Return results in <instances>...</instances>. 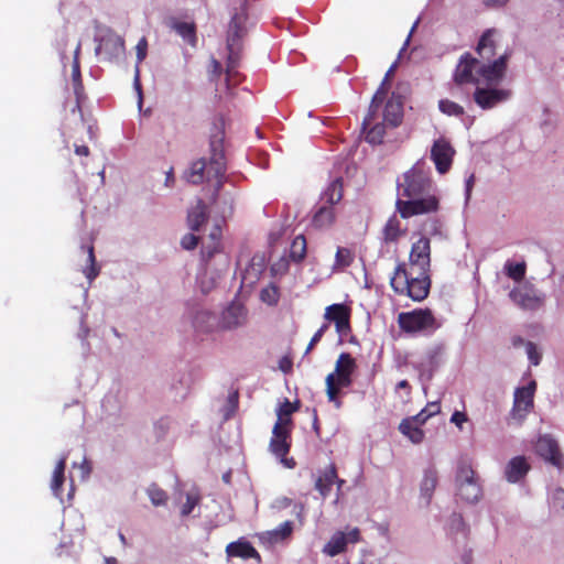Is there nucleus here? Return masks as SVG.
I'll return each instance as SVG.
<instances>
[{
	"label": "nucleus",
	"instance_id": "1",
	"mask_svg": "<svg viewBox=\"0 0 564 564\" xmlns=\"http://www.w3.org/2000/svg\"><path fill=\"white\" fill-rule=\"evenodd\" d=\"M505 56L491 65H481L476 62L457 64L453 79L457 85L473 84L475 91L473 99L482 110H490L511 98V90L499 87L505 79Z\"/></svg>",
	"mask_w": 564,
	"mask_h": 564
},
{
	"label": "nucleus",
	"instance_id": "2",
	"mask_svg": "<svg viewBox=\"0 0 564 564\" xmlns=\"http://www.w3.org/2000/svg\"><path fill=\"white\" fill-rule=\"evenodd\" d=\"M430 174L427 162L421 159L398 178L395 206L402 218L435 213L438 209V197Z\"/></svg>",
	"mask_w": 564,
	"mask_h": 564
},
{
	"label": "nucleus",
	"instance_id": "3",
	"mask_svg": "<svg viewBox=\"0 0 564 564\" xmlns=\"http://www.w3.org/2000/svg\"><path fill=\"white\" fill-rule=\"evenodd\" d=\"M296 411V406L288 399L276 409L278 420L272 430V437L270 441L271 453L280 459L286 468H293L295 462L293 458H288L286 455L290 451V434H291V415Z\"/></svg>",
	"mask_w": 564,
	"mask_h": 564
},
{
	"label": "nucleus",
	"instance_id": "4",
	"mask_svg": "<svg viewBox=\"0 0 564 564\" xmlns=\"http://www.w3.org/2000/svg\"><path fill=\"white\" fill-rule=\"evenodd\" d=\"M212 158L209 162L204 159L195 161L188 172L186 178L192 184H200L205 181L218 180L226 171V162L223 152V140L215 135L210 141Z\"/></svg>",
	"mask_w": 564,
	"mask_h": 564
},
{
	"label": "nucleus",
	"instance_id": "5",
	"mask_svg": "<svg viewBox=\"0 0 564 564\" xmlns=\"http://www.w3.org/2000/svg\"><path fill=\"white\" fill-rule=\"evenodd\" d=\"M500 33L495 29L487 30L481 37L476 47V53L478 57H474L470 54L462 55L457 64H462L463 62H476L481 65H491L496 63L500 57L505 56V73L507 72L508 61L510 58L509 50L505 48L500 50Z\"/></svg>",
	"mask_w": 564,
	"mask_h": 564
},
{
	"label": "nucleus",
	"instance_id": "6",
	"mask_svg": "<svg viewBox=\"0 0 564 564\" xmlns=\"http://www.w3.org/2000/svg\"><path fill=\"white\" fill-rule=\"evenodd\" d=\"M390 284L395 292H406L414 301L424 300L430 290L429 274H420L415 271L408 272L404 263L398 264Z\"/></svg>",
	"mask_w": 564,
	"mask_h": 564
},
{
	"label": "nucleus",
	"instance_id": "7",
	"mask_svg": "<svg viewBox=\"0 0 564 564\" xmlns=\"http://www.w3.org/2000/svg\"><path fill=\"white\" fill-rule=\"evenodd\" d=\"M343 198V184L341 178L336 177L322 193L321 206L316 208L313 214L312 225L317 229L329 228L336 219L334 205L339 203Z\"/></svg>",
	"mask_w": 564,
	"mask_h": 564
},
{
	"label": "nucleus",
	"instance_id": "8",
	"mask_svg": "<svg viewBox=\"0 0 564 564\" xmlns=\"http://www.w3.org/2000/svg\"><path fill=\"white\" fill-rule=\"evenodd\" d=\"M355 368V359L349 354L343 352L336 361L335 371L326 377V393L328 400L334 402L337 408L340 406L337 394L341 388H347L351 384V373Z\"/></svg>",
	"mask_w": 564,
	"mask_h": 564
},
{
	"label": "nucleus",
	"instance_id": "9",
	"mask_svg": "<svg viewBox=\"0 0 564 564\" xmlns=\"http://www.w3.org/2000/svg\"><path fill=\"white\" fill-rule=\"evenodd\" d=\"M212 256L208 253V258H206V251L203 252L204 268L197 276L198 286L205 294L217 285L229 268V258L225 252H217L215 258Z\"/></svg>",
	"mask_w": 564,
	"mask_h": 564
},
{
	"label": "nucleus",
	"instance_id": "10",
	"mask_svg": "<svg viewBox=\"0 0 564 564\" xmlns=\"http://www.w3.org/2000/svg\"><path fill=\"white\" fill-rule=\"evenodd\" d=\"M248 0H235L232 3L234 14L231 17L227 47L229 51L227 74L230 75L231 69L236 66L237 53L239 51V41L243 33V22L246 20V6Z\"/></svg>",
	"mask_w": 564,
	"mask_h": 564
},
{
	"label": "nucleus",
	"instance_id": "11",
	"mask_svg": "<svg viewBox=\"0 0 564 564\" xmlns=\"http://www.w3.org/2000/svg\"><path fill=\"white\" fill-rule=\"evenodd\" d=\"M184 321L189 325L195 338L204 339L219 329L217 316L208 308L194 304L186 308Z\"/></svg>",
	"mask_w": 564,
	"mask_h": 564
},
{
	"label": "nucleus",
	"instance_id": "12",
	"mask_svg": "<svg viewBox=\"0 0 564 564\" xmlns=\"http://www.w3.org/2000/svg\"><path fill=\"white\" fill-rule=\"evenodd\" d=\"M456 494L467 503H477L482 497V489L474 469L467 465H459L456 474Z\"/></svg>",
	"mask_w": 564,
	"mask_h": 564
},
{
	"label": "nucleus",
	"instance_id": "13",
	"mask_svg": "<svg viewBox=\"0 0 564 564\" xmlns=\"http://www.w3.org/2000/svg\"><path fill=\"white\" fill-rule=\"evenodd\" d=\"M398 323L402 330L411 334L434 330L438 327L434 316L429 310H414L412 312L400 313Z\"/></svg>",
	"mask_w": 564,
	"mask_h": 564
},
{
	"label": "nucleus",
	"instance_id": "14",
	"mask_svg": "<svg viewBox=\"0 0 564 564\" xmlns=\"http://www.w3.org/2000/svg\"><path fill=\"white\" fill-rule=\"evenodd\" d=\"M536 389L535 381H530L527 386L517 388L513 395V406L510 417L518 425H521L527 414L533 408V398Z\"/></svg>",
	"mask_w": 564,
	"mask_h": 564
},
{
	"label": "nucleus",
	"instance_id": "15",
	"mask_svg": "<svg viewBox=\"0 0 564 564\" xmlns=\"http://www.w3.org/2000/svg\"><path fill=\"white\" fill-rule=\"evenodd\" d=\"M509 296L516 305L525 311L539 310L545 297L541 291L528 283L514 288Z\"/></svg>",
	"mask_w": 564,
	"mask_h": 564
},
{
	"label": "nucleus",
	"instance_id": "16",
	"mask_svg": "<svg viewBox=\"0 0 564 564\" xmlns=\"http://www.w3.org/2000/svg\"><path fill=\"white\" fill-rule=\"evenodd\" d=\"M431 265V243L426 237H421L415 241L410 251V271L420 274L429 273Z\"/></svg>",
	"mask_w": 564,
	"mask_h": 564
},
{
	"label": "nucleus",
	"instance_id": "17",
	"mask_svg": "<svg viewBox=\"0 0 564 564\" xmlns=\"http://www.w3.org/2000/svg\"><path fill=\"white\" fill-rule=\"evenodd\" d=\"M359 540L360 531L358 528H352L347 532L336 531L324 545L322 552L329 557H334L346 552L348 544H356Z\"/></svg>",
	"mask_w": 564,
	"mask_h": 564
},
{
	"label": "nucleus",
	"instance_id": "18",
	"mask_svg": "<svg viewBox=\"0 0 564 564\" xmlns=\"http://www.w3.org/2000/svg\"><path fill=\"white\" fill-rule=\"evenodd\" d=\"M248 311L243 304L231 302L220 315L218 326L220 330H235L247 324Z\"/></svg>",
	"mask_w": 564,
	"mask_h": 564
},
{
	"label": "nucleus",
	"instance_id": "19",
	"mask_svg": "<svg viewBox=\"0 0 564 564\" xmlns=\"http://www.w3.org/2000/svg\"><path fill=\"white\" fill-rule=\"evenodd\" d=\"M455 150L448 141L441 138L434 141L431 149V159L440 174H445L452 165Z\"/></svg>",
	"mask_w": 564,
	"mask_h": 564
},
{
	"label": "nucleus",
	"instance_id": "20",
	"mask_svg": "<svg viewBox=\"0 0 564 564\" xmlns=\"http://www.w3.org/2000/svg\"><path fill=\"white\" fill-rule=\"evenodd\" d=\"M536 454L557 468L564 466V458L555 440L550 435L540 436L535 444Z\"/></svg>",
	"mask_w": 564,
	"mask_h": 564
},
{
	"label": "nucleus",
	"instance_id": "21",
	"mask_svg": "<svg viewBox=\"0 0 564 564\" xmlns=\"http://www.w3.org/2000/svg\"><path fill=\"white\" fill-rule=\"evenodd\" d=\"M395 67H397V63H393L390 66V68L386 73V76H384L380 87L377 89L376 94L372 97L371 104L369 106V111L362 121V127L365 130L367 129V127H369L372 123L375 115L377 113L380 105L383 102V100L387 96V93H388L387 85H388L389 78L393 75V73L395 70Z\"/></svg>",
	"mask_w": 564,
	"mask_h": 564
},
{
	"label": "nucleus",
	"instance_id": "22",
	"mask_svg": "<svg viewBox=\"0 0 564 564\" xmlns=\"http://www.w3.org/2000/svg\"><path fill=\"white\" fill-rule=\"evenodd\" d=\"M530 470V464L524 456L512 457L505 467V478L510 484L520 482Z\"/></svg>",
	"mask_w": 564,
	"mask_h": 564
},
{
	"label": "nucleus",
	"instance_id": "23",
	"mask_svg": "<svg viewBox=\"0 0 564 564\" xmlns=\"http://www.w3.org/2000/svg\"><path fill=\"white\" fill-rule=\"evenodd\" d=\"M337 480V471L335 465L330 464L323 471L315 481V489L321 494L323 498H326L332 489V486Z\"/></svg>",
	"mask_w": 564,
	"mask_h": 564
},
{
	"label": "nucleus",
	"instance_id": "24",
	"mask_svg": "<svg viewBox=\"0 0 564 564\" xmlns=\"http://www.w3.org/2000/svg\"><path fill=\"white\" fill-rule=\"evenodd\" d=\"M437 485V470L435 467H429L424 470L423 478L420 485L421 498L425 505L431 502L433 492Z\"/></svg>",
	"mask_w": 564,
	"mask_h": 564
},
{
	"label": "nucleus",
	"instance_id": "25",
	"mask_svg": "<svg viewBox=\"0 0 564 564\" xmlns=\"http://www.w3.org/2000/svg\"><path fill=\"white\" fill-rule=\"evenodd\" d=\"M226 552L228 556L232 557L260 560V555L257 550L247 541L240 540L229 543L226 547Z\"/></svg>",
	"mask_w": 564,
	"mask_h": 564
},
{
	"label": "nucleus",
	"instance_id": "26",
	"mask_svg": "<svg viewBox=\"0 0 564 564\" xmlns=\"http://www.w3.org/2000/svg\"><path fill=\"white\" fill-rule=\"evenodd\" d=\"M293 531V524L291 521L281 523L276 529L267 531L260 535V539L269 544H275L286 540Z\"/></svg>",
	"mask_w": 564,
	"mask_h": 564
},
{
	"label": "nucleus",
	"instance_id": "27",
	"mask_svg": "<svg viewBox=\"0 0 564 564\" xmlns=\"http://www.w3.org/2000/svg\"><path fill=\"white\" fill-rule=\"evenodd\" d=\"M402 118V102L399 97H392L388 100L383 111V119L392 127H397Z\"/></svg>",
	"mask_w": 564,
	"mask_h": 564
},
{
	"label": "nucleus",
	"instance_id": "28",
	"mask_svg": "<svg viewBox=\"0 0 564 564\" xmlns=\"http://www.w3.org/2000/svg\"><path fill=\"white\" fill-rule=\"evenodd\" d=\"M67 456L63 455L57 462L51 480V490L56 498L62 497V485L65 479V466Z\"/></svg>",
	"mask_w": 564,
	"mask_h": 564
},
{
	"label": "nucleus",
	"instance_id": "29",
	"mask_svg": "<svg viewBox=\"0 0 564 564\" xmlns=\"http://www.w3.org/2000/svg\"><path fill=\"white\" fill-rule=\"evenodd\" d=\"M399 431L408 437L413 444H420L424 440V432L416 423L411 420L403 419L399 424Z\"/></svg>",
	"mask_w": 564,
	"mask_h": 564
},
{
	"label": "nucleus",
	"instance_id": "30",
	"mask_svg": "<svg viewBox=\"0 0 564 564\" xmlns=\"http://www.w3.org/2000/svg\"><path fill=\"white\" fill-rule=\"evenodd\" d=\"M206 206L202 200H198L197 204L192 207L188 212L187 221L192 231H198L200 226L206 221Z\"/></svg>",
	"mask_w": 564,
	"mask_h": 564
},
{
	"label": "nucleus",
	"instance_id": "31",
	"mask_svg": "<svg viewBox=\"0 0 564 564\" xmlns=\"http://www.w3.org/2000/svg\"><path fill=\"white\" fill-rule=\"evenodd\" d=\"M403 234H404V230L401 228L400 220L395 216L390 217L383 228L384 240L386 241H395Z\"/></svg>",
	"mask_w": 564,
	"mask_h": 564
},
{
	"label": "nucleus",
	"instance_id": "32",
	"mask_svg": "<svg viewBox=\"0 0 564 564\" xmlns=\"http://www.w3.org/2000/svg\"><path fill=\"white\" fill-rule=\"evenodd\" d=\"M83 250L87 251V265L83 269V273L91 282L99 274V268L96 265V258L94 253V247H83Z\"/></svg>",
	"mask_w": 564,
	"mask_h": 564
},
{
	"label": "nucleus",
	"instance_id": "33",
	"mask_svg": "<svg viewBox=\"0 0 564 564\" xmlns=\"http://www.w3.org/2000/svg\"><path fill=\"white\" fill-rule=\"evenodd\" d=\"M305 254H306V240H305L304 236L299 235L293 239V241L291 243L290 257L294 261H301L305 257Z\"/></svg>",
	"mask_w": 564,
	"mask_h": 564
},
{
	"label": "nucleus",
	"instance_id": "34",
	"mask_svg": "<svg viewBox=\"0 0 564 564\" xmlns=\"http://www.w3.org/2000/svg\"><path fill=\"white\" fill-rule=\"evenodd\" d=\"M503 269H505L506 274L510 279L514 280L516 282H519L524 278V274H525V263L524 262L514 263V262L508 260L505 263Z\"/></svg>",
	"mask_w": 564,
	"mask_h": 564
},
{
	"label": "nucleus",
	"instance_id": "35",
	"mask_svg": "<svg viewBox=\"0 0 564 564\" xmlns=\"http://www.w3.org/2000/svg\"><path fill=\"white\" fill-rule=\"evenodd\" d=\"M173 29L183 37L184 41L194 45L196 42L194 25L187 22H175Z\"/></svg>",
	"mask_w": 564,
	"mask_h": 564
},
{
	"label": "nucleus",
	"instance_id": "36",
	"mask_svg": "<svg viewBox=\"0 0 564 564\" xmlns=\"http://www.w3.org/2000/svg\"><path fill=\"white\" fill-rule=\"evenodd\" d=\"M349 314L348 308L343 304H333L326 307L324 317L327 321L337 324V321H341Z\"/></svg>",
	"mask_w": 564,
	"mask_h": 564
},
{
	"label": "nucleus",
	"instance_id": "37",
	"mask_svg": "<svg viewBox=\"0 0 564 564\" xmlns=\"http://www.w3.org/2000/svg\"><path fill=\"white\" fill-rule=\"evenodd\" d=\"M219 237H220V228L219 227H215L214 230L209 234V237H208L209 240H210V243H206V242L203 243L202 253L204 251H206V258H208V253H212L213 254L212 258H215L217 252H221L218 249Z\"/></svg>",
	"mask_w": 564,
	"mask_h": 564
},
{
	"label": "nucleus",
	"instance_id": "38",
	"mask_svg": "<svg viewBox=\"0 0 564 564\" xmlns=\"http://www.w3.org/2000/svg\"><path fill=\"white\" fill-rule=\"evenodd\" d=\"M438 109L447 116L458 117L464 113V108L460 105L448 99L440 100Z\"/></svg>",
	"mask_w": 564,
	"mask_h": 564
},
{
	"label": "nucleus",
	"instance_id": "39",
	"mask_svg": "<svg viewBox=\"0 0 564 564\" xmlns=\"http://www.w3.org/2000/svg\"><path fill=\"white\" fill-rule=\"evenodd\" d=\"M147 494L154 506H164L167 500V496L164 490L159 488L156 485H151L147 489Z\"/></svg>",
	"mask_w": 564,
	"mask_h": 564
},
{
	"label": "nucleus",
	"instance_id": "40",
	"mask_svg": "<svg viewBox=\"0 0 564 564\" xmlns=\"http://www.w3.org/2000/svg\"><path fill=\"white\" fill-rule=\"evenodd\" d=\"M200 497L196 491H189L186 494V501L181 508V514L183 517L189 516L194 508L199 503Z\"/></svg>",
	"mask_w": 564,
	"mask_h": 564
},
{
	"label": "nucleus",
	"instance_id": "41",
	"mask_svg": "<svg viewBox=\"0 0 564 564\" xmlns=\"http://www.w3.org/2000/svg\"><path fill=\"white\" fill-rule=\"evenodd\" d=\"M384 135V126L377 123L371 127L366 133V140L371 144L381 143Z\"/></svg>",
	"mask_w": 564,
	"mask_h": 564
},
{
	"label": "nucleus",
	"instance_id": "42",
	"mask_svg": "<svg viewBox=\"0 0 564 564\" xmlns=\"http://www.w3.org/2000/svg\"><path fill=\"white\" fill-rule=\"evenodd\" d=\"M109 44L113 46V50L117 54H120L123 51V41L119 36H113L107 40H102L101 43L97 46L96 53L99 54Z\"/></svg>",
	"mask_w": 564,
	"mask_h": 564
},
{
	"label": "nucleus",
	"instance_id": "43",
	"mask_svg": "<svg viewBox=\"0 0 564 564\" xmlns=\"http://www.w3.org/2000/svg\"><path fill=\"white\" fill-rule=\"evenodd\" d=\"M260 297L262 302L274 305L278 303L279 300V292L278 289L274 285H269L264 289H262Z\"/></svg>",
	"mask_w": 564,
	"mask_h": 564
},
{
	"label": "nucleus",
	"instance_id": "44",
	"mask_svg": "<svg viewBox=\"0 0 564 564\" xmlns=\"http://www.w3.org/2000/svg\"><path fill=\"white\" fill-rule=\"evenodd\" d=\"M352 261V254L350 250L346 248H338L335 258V264L340 268L348 267Z\"/></svg>",
	"mask_w": 564,
	"mask_h": 564
},
{
	"label": "nucleus",
	"instance_id": "45",
	"mask_svg": "<svg viewBox=\"0 0 564 564\" xmlns=\"http://www.w3.org/2000/svg\"><path fill=\"white\" fill-rule=\"evenodd\" d=\"M525 354H527L528 359L531 362V365H533V366L540 365L542 356H541V352H540L538 346L534 343L528 341L525 344Z\"/></svg>",
	"mask_w": 564,
	"mask_h": 564
},
{
	"label": "nucleus",
	"instance_id": "46",
	"mask_svg": "<svg viewBox=\"0 0 564 564\" xmlns=\"http://www.w3.org/2000/svg\"><path fill=\"white\" fill-rule=\"evenodd\" d=\"M216 203L218 205H224L221 207V214H223V217H226L228 215H230L234 210V196L231 194L229 195H224V196H217L216 198Z\"/></svg>",
	"mask_w": 564,
	"mask_h": 564
},
{
	"label": "nucleus",
	"instance_id": "47",
	"mask_svg": "<svg viewBox=\"0 0 564 564\" xmlns=\"http://www.w3.org/2000/svg\"><path fill=\"white\" fill-rule=\"evenodd\" d=\"M550 501L554 508L564 510V489L555 488L550 495Z\"/></svg>",
	"mask_w": 564,
	"mask_h": 564
},
{
	"label": "nucleus",
	"instance_id": "48",
	"mask_svg": "<svg viewBox=\"0 0 564 564\" xmlns=\"http://www.w3.org/2000/svg\"><path fill=\"white\" fill-rule=\"evenodd\" d=\"M80 50V44L77 45L75 52H74V61L72 65V77L74 84L77 86L80 84V69H79V62H78V54Z\"/></svg>",
	"mask_w": 564,
	"mask_h": 564
},
{
	"label": "nucleus",
	"instance_id": "49",
	"mask_svg": "<svg viewBox=\"0 0 564 564\" xmlns=\"http://www.w3.org/2000/svg\"><path fill=\"white\" fill-rule=\"evenodd\" d=\"M238 406V397L236 393H232L228 397V404L226 406L224 417L228 420L237 410Z\"/></svg>",
	"mask_w": 564,
	"mask_h": 564
},
{
	"label": "nucleus",
	"instance_id": "50",
	"mask_svg": "<svg viewBox=\"0 0 564 564\" xmlns=\"http://www.w3.org/2000/svg\"><path fill=\"white\" fill-rule=\"evenodd\" d=\"M327 329H328V324H324L317 329V332L312 337V339L305 350V354H308L312 350V348L321 340V338L323 337V335L325 334V332Z\"/></svg>",
	"mask_w": 564,
	"mask_h": 564
},
{
	"label": "nucleus",
	"instance_id": "51",
	"mask_svg": "<svg viewBox=\"0 0 564 564\" xmlns=\"http://www.w3.org/2000/svg\"><path fill=\"white\" fill-rule=\"evenodd\" d=\"M197 243H198V237L195 236L194 234H187L181 240V246L185 250L194 249L197 246Z\"/></svg>",
	"mask_w": 564,
	"mask_h": 564
},
{
	"label": "nucleus",
	"instance_id": "52",
	"mask_svg": "<svg viewBox=\"0 0 564 564\" xmlns=\"http://www.w3.org/2000/svg\"><path fill=\"white\" fill-rule=\"evenodd\" d=\"M467 415L460 411H455L451 416V422L454 423L459 430H463V424L467 422Z\"/></svg>",
	"mask_w": 564,
	"mask_h": 564
},
{
	"label": "nucleus",
	"instance_id": "53",
	"mask_svg": "<svg viewBox=\"0 0 564 564\" xmlns=\"http://www.w3.org/2000/svg\"><path fill=\"white\" fill-rule=\"evenodd\" d=\"M137 58H138V63L142 62L144 58H145V55H147V48H148V43H147V40L144 37H142L138 44H137Z\"/></svg>",
	"mask_w": 564,
	"mask_h": 564
},
{
	"label": "nucleus",
	"instance_id": "54",
	"mask_svg": "<svg viewBox=\"0 0 564 564\" xmlns=\"http://www.w3.org/2000/svg\"><path fill=\"white\" fill-rule=\"evenodd\" d=\"M423 411H426L425 414H429V417L440 413L441 405L437 401L430 402L426 404V406L423 409Z\"/></svg>",
	"mask_w": 564,
	"mask_h": 564
},
{
	"label": "nucleus",
	"instance_id": "55",
	"mask_svg": "<svg viewBox=\"0 0 564 564\" xmlns=\"http://www.w3.org/2000/svg\"><path fill=\"white\" fill-rule=\"evenodd\" d=\"M426 411L421 410L416 415L406 417L405 420H411L413 423H416L419 426H422L429 419V414H425Z\"/></svg>",
	"mask_w": 564,
	"mask_h": 564
},
{
	"label": "nucleus",
	"instance_id": "56",
	"mask_svg": "<svg viewBox=\"0 0 564 564\" xmlns=\"http://www.w3.org/2000/svg\"><path fill=\"white\" fill-rule=\"evenodd\" d=\"M336 329L339 334H346L349 330V314L341 318V321H337Z\"/></svg>",
	"mask_w": 564,
	"mask_h": 564
},
{
	"label": "nucleus",
	"instance_id": "57",
	"mask_svg": "<svg viewBox=\"0 0 564 564\" xmlns=\"http://www.w3.org/2000/svg\"><path fill=\"white\" fill-rule=\"evenodd\" d=\"M451 525L452 529H455L457 531L462 530L464 531V521L463 518L459 514H453L451 518Z\"/></svg>",
	"mask_w": 564,
	"mask_h": 564
},
{
	"label": "nucleus",
	"instance_id": "58",
	"mask_svg": "<svg viewBox=\"0 0 564 564\" xmlns=\"http://www.w3.org/2000/svg\"><path fill=\"white\" fill-rule=\"evenodd\" d=\"M487 8H501L505 7L509 0H479Z\"/></svg>",
	"mask_w": 564,
	"mask_h": 564
},
{
	"label": "nucleus",
	"instance_id": "59",
	"mask_svg": "<svg viewBox=\"0 0 564 564\" xmlns=\"http://www.w3.org/2000/svg\"><path fill=\"white\" fill-rule=\"evenodd\" d=\"M419 22H420V19H417V20L414 22V24L412 25V28H411V30H410V33H409V35H408V37H406V40H405V42H404V44H403V46H402L401 51H400V55L402 54V52H403V51L406 48V46L409 45V43H410V39H411V36H412V34H413L414 30L416 29V26H417Z\"/></svg>",
	"mask_w": 564,
	"mask_h": 564
},
{
	"label": "nucleus",
	"instance_id": "60",
	"mask_svg": "<svg viewBox=\"0 0 564 564\" xmlns=\"http://www.w3.org/2000/svg\"><path fill=\"white\" fill-rule=\"evenodd\" d=\"M291 368H292V364H291V361L288 358L281 359V361H280V369L283 372H289L291 370Z\"/></svg>",
	"mask_w": 564,
	"mask_h": 564
},
{
	"label": "nucleus",
	"instance_id": "61",
	"mask_svg": "<svg viewBox=\"0 0 564 564\" xmlns=\"http://www.w3.org/2000/svg\"><path fill=\"white\" fill-rule=\"evenodd\" d=\"M75 153L77 155L87 156L89 154V149L86 145H76L75 147Z\"/></svg>",
	"mask_w": 564,
	"mask_h": 564
},
{
	"label": "nucleus",
	"instance_id": "62",
	"mask_svg": "<svg viewBox=\"0 0 564 564\" xmlns=\"http://www.w3.org/2000/svg\"><path fill=\"white\" fill-rule=\"evenodd\" d=\"M527 343H528V341H527V340H524V339H523L522 337H520V336H516V337H513V338H512V346H513V347H516V348L521 347V346H523V347L525 348V344H527Z\"/></svg>",
	"mask_w": 564,
	"mask_h": 564
},
{
	"label": "nucleus",
	"instance_id": "63",
	"mask_svg": "<svg viewBox=\"0 0 564 564\" xmlns=\"http://www.w3.org/2000/svg\"><path fill=\"white\" fill-rule=\"evenodd\" d=\"M173 183H174V175H173V171L170 170L166 172L164 184H165V186L170 187L173 185Z\"/></svg>",
	"mask_w": 564,
	"mask_h": 564
},
{
	"label": "nucleus",
	"instance_id": "64",
	"mask_svg": "<svg viewBox=\"0 0 564 564\" xmlns=\"http://www.w3.org/2000/svg\"><path fill=\"white\" fill-rule=\"evenodd\" d=\"M79 468L83 471V477H87L89 475L90 467H89V465H88L86 459L79 465Z\"/></svg>",
	"mask_w": 564,
	"mask_h": 564
}]
</instances>
